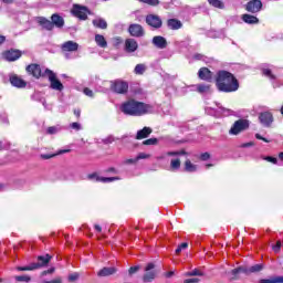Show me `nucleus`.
<instances>
[{
	"instance_id": "obj_61",
	"label": "nucleus",
	"mask_w": 283,
	"mask_h": 283,
	"mask_svg": "<svg viewBox=\"0 0 283 283\" xmlns=\"http://www.w3.org/2000/svg\"><path fill=\"white\" fill-rule=\"evenodd\" d=\"M167 156H180V153H178V151H168Z\"/></svg>"
},
{
	"instance_id": "obj_41",
	"label": "nucleus",
	"mask_w": 283,
	"mask_h": 283,
	"mask_svg": "<svg viewBox=\"0 0 283 283\" xmlns=\"http://www.w3.org/2000/svg\"><path fill=\"white\" fill-rule=\"evenodd\" d=\"M17 282H30L32 279L28 275L15 276Z\"/></svg>"
},
{
	"instance_id": "obj_26",
	"label": "nucleus",
	"mask_w": 283,
	"mask_h": 283,
	"mask_svg": "<svg viewBox=\"0 0 283 283\" xmlns=\"http://www.w3.org/2000/svg\"><path fill=\"white\" fill-rule=\"evenodd\" d=\"M38 22L40 23V25H42V28L44 30H49V31L54 30V23H52V21H50L43 17L39 18Z\"/></svg>"
},
{
	"instance_id": "obj_42",
	"label": "nucleus",
	"mask_w": 283,
	"mask_h": 283,
	"mask_svg": "<svg viewBox=\"0 0 283 283\" xmlns=\"http://www.w3.org/2000/svg\"><path fill=\"white\" fill-rule=\"evenodd\" d=\"M143 145H158V138H149L143 142Z\"/></svg>"
},
{
	"instance_id": "obj_32",
	"label": "nucleus",
	"mask_w": 283,
	"mask_h": 283,
	"mask_svg": "<svg viewBox=\"0 0 283 283\" xmlns=\"http://www.w3.org/2000/svg\"><path fill=\"white\" fill-rule=\"evenodd\" d=\"M208 3L213 8H219V10H224V2H222V0H208Z\"/></svg>"
},
{
	"instance_id": "obj_21",
	"label": "nucleus",
	"mask_w": 283,
	"mask_h": 283,
	"mask_svg": "<svg viewBox=\"0 0 283 283\" xmlns=\"http://www.w3.org/2000/svg\"><path fill=\"white\" fill-rule=\"evenodd\" d=\"M116 268H103L97 272L98 277H109V275H114L116 273Z\"/></svg>"
},
{
	"instance_id": "obj_54",
	"label": "nucleus",
	"mask_w": 283,
	"mask_h": 283,
	"mask_svg": "<svg viewBox=\"0 0 283 283\" xmlns=\"http://www.w3.org/2000/svg\"><path fill=\"white\" fill-rule=\"evenodd\" d=\"M43 283H63V280L61 277H56L52 281H44Z\"/></svg>"
},
{
	"instance_id": "obj_4",
	"label": "nucleus",
	"mask_w": 283,
	"mask_h": 283,
	"mask_svg": "<svg viewBox=\"0 0 283 283\" xmlns=\"http://www.w3.org/2000/svg\"><path fill=\"white\" fill-rule=\"evenodd\" d=\"M248 128H249V120L239 119L234 122V124L229 130V134H231L232 136H238V134H242V132H247Z\"/></svg>"
},
{
	"instance_id": "obj_34",
	"label": "nucleus",
	"mask_w": 283,
	"mask_h": 283,
	"mask_svg": "<svg viewBox=\"0 0 283 283\" xmlns=\"http://www.w3.org/2000/svg\"><path fill=\"white\" fill-rule=\"evenodd\" d=\"M170 169L171 171H178L180 169V159H171Z\"/></svg>"
},
{
	"instance_id": "obj_62",
	"label": "nucleus",
	"mask_w": 283,
	"mask_h": 283,
	"mask_svg": "<svg viewBox=\"0 0 283 283\" xmlns=\"http://www.w3.org/2000/svg\"><path fill=\"white\" fill-rule=\"evenodd\" d=\"M193 59H196V61H200L202 59V54L197 53L193 55Z\"/></svg>"
},
{
	"instance_id": "obj_7",
	"label": "nucleus",
	"mask_w": 283,
	"mask_h": 283,
	"mask_svg": "<svg viewBox=\"0 0 283 283\" xmlns=\"http://www.w3.org/2000/svg\"><path fill=\"white\" fill-rule=\"evenodd\" d=\"M111 90L115 92V94H127L129 84H127L125 81L116 80L112 82Z\"/></svg>"
},
{
	"instance_id": "obj_18",
	"label": "nucleus",
	"mask_w": 283,
	"mask_h": 283,
	"mask_svg": "<svg viewBox=\"0 0 283 283\" xmlns=\"http://www.w3.org/2000/svg\"><path fill=\"white\" fill-rule=\"evenodd\" d=\"M27 72L34 76V78H41V65L39 64H30L27 66Z\"/></svg>"
},
{
	"instance_id": "obj_3",
	"label": "nucleus",
	"mask_w": 283,
	"mask_h": 283,
	"mask_svg": "<svg viewBox=\"0 0 283 283\" xmlns=\"http://www.w3.org/2000/svg\"><path fill=\"white\" fill-rule=\"evenodd\" d=\"M50 260H52V255H40L38 256V263H31L27 266H18L17 271H36V269H42V266H48L50 264Z\"/></svg>"
},
{
	"instance_id": "obj_55",
	"label": "nucleus",
	"mask_w": 283,
	"mask_h": 283,
	"mask_svg": "<svg viewBox=\"0 0 283 283\" xmlns=\"http://www.w3.org/2000/svg\"><path fill=\"white\" fill-rule=\"evenodd\" d=\"M72 129H76L77 132L81 129V124L74 122L71 124Z\"/></svg>"
},
{
	"instance_id": "obj_13",
	"label": "nucleus",
	"mask_w": 283,
	"mask_h": 283,
	"mask_svg": "<svg viewBox=\"0 0 283 283\" xmlns=\"http://www.w3.org/2000/svg\"><path fill=\"white\" fill-rule=\"evenodd\" d=\"M247 12H251L252 14H256L262 10V1L261 0H251L245 4Z\"/></svg>"
},
{
	"instance_id": "obj_23",
	"label": "nucleus",
	"mask_w": 283,
	"mask_h": 283,
	"mask_svg": "<svg viewBox=\"0 0 283 283\" xmlns=\"http://www.w3.org/2000/svg\"><path fill=\"white\" fill-rule=\"evenodd\" d=\"M10 83L11 85H13V87H25V85H28L25 81H23L21 77L17 75L10 76Z\"/></svg>"
},
{
	"instance_id": "obj_44",
	"label": "nucleus",
	"mask_w": 283,
	"mask_h": 283,
	"mask_svg": "<svg viewBox=\"0 0 283 283\" xmlns=\"http://www.w3.org/2000/svg\"><path fill=\"white\" fill-rule=\"evenodd\" d=\"M87 178H88V180H96V182H101V179H98V178H102V177H98V175L96 172H93V174L87 175Z\"/></svg>"
},
{
	"instance_id": "obj_56",
	"label": "nucleus",
	"mask_w": 283,
	"mask_h": 283,
	"mask_svg": "<svg viewBox=\"0 0 283 283\" xmlns=\"http://www.w3.org/2000/svg\"><path fill=\"white\" fill-rule=\"evenodd\" d=\"M84 94L86 95V96H94V92H92V90H90V88H84Z\"/></svg>"
},
{
	"instance_id": "obj_43",
	"label": "nucleus",
	"mask_w": 283,
	"mask_h": 283,
	"mask_svg": "<svg viewBox=\"0 0 283 283\" xmlns=\"http://www.w3.org/2000/svg\"><path fill=\"white\" fill-rule=\"evenodd\" d=\"M189 247V243H187V242H184V243H181L177 249H176V253L178 254V253H181L182 252V250H185V249H187Z\"/></svg>"
},
{
	"instance_id": "obj_60",
	"label": "nucleus",
	"mask_w": 283,
	"mask_h": 283,
	"mask_svg": "<svg viewBox=\"0 0 283 283\" xmlns=\"http://www.w3.org/2000/svg\"><path fill=\"white\" fill-rule=\"evenodd\" d=\"M56 154L57 156H61V154H70V149H62V150H59Z\"/></svg>"
},
{
	"instance_id": "obj_33",
	"label": "nucleus",
	"mask_w": 283,
	"mask_h": 283,
	"mask_svg": "<svg viewBox=\"0 0 283 283\" xmlns=\"http://www.w3.org/2000/svg\"><path fill=\"white\" fill-rule=\"evenodd\" d=\"M186 277H202V275H205V273H202V271L198 270V269H195L190 272H187L186 274Z\"/></svg>"
},
{
	"instance_id": "obj_15",
	"label": "nucleus",
	"mask_w": 283,
	"mask_h": 283,
	"mask_svg": "<svg viewBox=\"0 0 283 283\" xmlns=\"http://www.w3.org/2000/svg\"><path fill=\"white\" fill-rule=\"evenodd\" d=\"M3 59H6V61H10V62L18 61V59H21V51L9 50L3 53Z\"/></svg>"
},
{
	"instance_id": "obj_58",
	"label": "nucleus",
	"mask_w": 283,
	"mask_h": 283,
	"mask_svg": "<svg viewBox=\"0 0 283 283\" xmlns=\"http://www.w3.org/2000/svg\"><path fill=\"white\" fill-rule=\"evenodd\" d=\"M54 271H55V269H54V268H51V269H49V270H46V271H43V272H42V275L52 274V273H54Z\"/></svg>"
},
{
	"instance_id": "obj_14",
	"label": "nucleus",
	"mask_w": 283,
	"mask_h": 283,
	"mask_svg": "<svg viewBox=\"0 0 283 283\" xmlns=\"http://www.w3.org/2000/svg\"><path fill=\"white\" fill-rule=\"evenodd\" d=\"M124 50L128 54L136 52V50H138V42L134 38L126 39Z\"/></svg>"
},
{
	"instance_id": "obj_53",
	"label": "nucleus",
	"mask_w": 283,
	"mask_h": 283,
	"mask_svg": "<svg viewBox=\"0 0 283 283\" xmlns=\"http://www.w3.org/2000/svg\"><path fill=\"white\" fill-rule=\"evenodd\" d=\"M200 279H186L184 283H199Z\"/></svg>"
},
{
	"instance_id": "obj_63",
	"label": "nucleus",
	"mask_w": 283,
	"mask_h": 283,
	"mask_svg": "<svg viewBox=\"0 0 283 283\" xmlns=\"http://www.w3.org/2000/svg\"><path fill=\"white\" fill-rule=\"evenodd\" d=\"M241 147H243V148L253 147V143H245V144H242Z\"/></svg>"
},
{
	"instance_id": "obj_57",
	"label": "nucleus",
	"mask_w": 283,
	"mask_h": 283,
	"mask_svg": "<svg viewBox=\"0 0 283 283\" xmlns=\"http://www.w3.org/2000/svg\"><path fill=\"white\" fill-rule=\"evenodd\" d=\"M255 138H256L258 140H263V143H269V139L262 137V135H260V134H255Z\"/></svg>"
},
{
	"instance_id": "obj_36",
	"label": "nucleus",
	"mask_w": 283,
	"mask_h": 283,
	"mask_svg": "<svg viewBox=\"0 0 283 283\" xmlns=\"http://www.w3.org/2000/svg\"><path fill=\"white\" fill-rule=\"evenodd\" d=\"M146 70H147V66L145 64H137L135 66L134 72L135 74H145Z\"/></svg>"
},
{
	"instance_id": "obj_50",
	"label": "nucleus",
	"mask_w": 283,
	"mask_h": 283,
	"mask_svg": "<svg viewBox=\"0 0 283 283\" xmlns=\"http://www.w3.org/2000/svg\"><path fill=\"white\" fill-rule=\"evenodd\" d=\"M280 249H282V242L277 241L275 245H273V251H275V253H277V251H280Z\"/></svg>"
},
{
	"instance_id": "obj_24",
	"label": "nucleus",
	"mask_w": 283,
	"mask_h": 283,
	"mask_svg": "<svg viewBox=\"0 0 283 283\" xmlns=\"http://www.w3.org/2000/svg\"><path fill=\"white\" fill-rule=\"evenodd\" d=\"M243 269L245 275H251V273H260L264 266L262 264H255L252 266H243Z\"/></svg>"
},
{
	"instance_id": "obj_27",
	"label": "nucleus",
	"mask_w": 283,
	"mask_h": 283,
	"mask_svg": "<svg viewBox=\"0 0 283 283\" xmlns=\"http://www.w3.org/2000/svg\"><path fill=\"white\" fill-rule=\"evenodd\" d=\"M242 21H244V23H249L250 25H255L256 23H260V19H258V17L251 15L249 13L242 15Z\"/></svg>"
},
{
	"instance_id": "obj_11",
	"label": "nucleus",
	"mask_w": 283,
	"mask_h": 283,
	"mask_svg": "<svg viewBox=\"0 0 283 283\" xmlns=\"http://www.w3.org/2000/svg\"><path fill=\"white\" fill-rule=\"evenodd\" d=\"M273 113L265 111V112H261L259 114V122L261 123V125H263V127H271V125H273Z\"/></svg>"
},
{
	"instance_id": "obj_12",
	"label": "nucleus",
	"mask_w": 283,
	"mask_h": 283,
	"mask_svg": "<svg viewBox=\"0 0 283 283\" xmlns=\"http://www.w3.org/2000/svg\"><path fill=\"white\" fill-rule=\"evenodd\" d=\"M72 12L74 17H77V19H81V21H85V19H87V14H90V10H87L86 7L81 4H74Z\"/></svg>"
},
{
	"instance_id": "obj_17",
	"label": "nucleus",
	"mask_w": 283,
	"mask_h": 283,
	"mask_svg": "<svg viewBox=\"0 0 283 283\" xmlns=\"http://www.w3.org/2000/svg\"><path fill=\"white\" fill-rule=\"evenodd\" d=\"M62 52H77L78 43L74 41H66L61 45Z\"/></svg>"
},
{
	"instance_id": "obj_30",
	"label": "nucleus",
	"mask_w": 283,
	"mask_h": 283,
	"mask_svg": "<svg viewBox=\"0 0 283 283\" xmlns=\"http://www.w3.org/2000/svg\"><path fill=\"white\" fill-rule=\"evenodd\" d=\"M95 42L99 48H107V41L105 40V36H103L102 34L95 35Z\"/></svg>"
},
{
	"instance_id": "obj_20",
	"label": "nucleus",
	"mask_w": 283,
	"mask_h": 283,
	"mask_svg": "<svg viewBox=\"0 0 283 283\" xmlns=\"http://www.w3.org/2000/svg\"><path fill=\"white\" fill-rule=\"evenodd\" d=\"M51 23H53V28H63V25H65V20L63 17L59 15V13H54L51 17Z\"/></svg>"
},
{
	"instance_id": "obj_39",
	"label": "nucleus",
	"mask_w": 283,
	"mask_h": 283,
	"mask_svg": "<svg viewBox=\"0 0 283 283\" xmlns=\"http://www.w3.org/2000/svg\"><path fill=\"white\" fill-rule=\"evenodd\" d=\"M140 1V3H147V6H159L160 4V0H138Z\"/></svg>"
},
{
	"instance_id": "obj_25",
	"label": "nucleus",
	"mask_w": 283,
	"mask_h": 283,
	"mask_svg": "<svg viewBox=\"0 0 283 283\" xmlns=\"http://www.w3.org/2000/svg\"><path fill=\"white\" fill-rule=\"evenodd\" d=\"M167 28H169V30H180V28H182V22L178 19H168Z\"/></svg>"
},
{
	"instance_id": "obj_35",
	"label": "nucleus",
	"mask_w": 283,
	"mask_h": 283,
	"mask_svg": "<svg viewBox=\"0 0 283 283\" xmlns=\"http://www.w3.org/2000/svg\"><path fill=\"white\" fill-rule=\"evenodd\" d=\"M196 169H197V166L196 165H193L192 163H191V160H186V163H185V170L186 171H189V172H193V171H196Z\"/></svg>"
},
{
	"instance_id": "obj_49",
	"label": "nucleus",
	"mask_w": 283,
	"mask_h": 283,
	"mask_svg": "<svg viewBox=\"0 0 283 283\" xmlns=\"http://www.w3.org/2000/svg\"><path fill=\"white\" fill-rule=\"evenodd\" d=\"M111 143H114V136H108L105 139H103L104 145H111Z\"/></svg>"
},
{
	"instance_id": "obj_1",
	"label": "nucleus",
	"mask_w": 283,
	"mask_h": 283,
	"mask_svg": "<svg viewBox=\"0 0 283 283\" xmlns=\"http://www.w3.org/2000/svg\"><path fill=\"white\" fill-rule=\"evenodd\" d=\"M122 112L127 116H143L145 114H151L154 112V106L136 99H130L122 105Z\"/></svg>"
},
{
	"instance_id": "obj_47",
	"label": "nucleus",
	"mask_w": 283,
	"mask_h": 283,
	"mask_svg": "<svg viewBox=\"0 0 283 283\" xmlns=\"http://www.w3.org/2000/svg\"><path fill=\"white\" fill-rule=\"evenodd\" d=\"M80 275L78 273H73L69 275V282H76L78 280Z\"/></svg>"
},
{
	"instance_id": "obj_16",
	"label": "nucleus",
	"mask_w": 283,
	"mask_h": 283,
	"mask_svg": "<svg viewBox=\"0 0 283 283\" xmlns=\"http://www.w3.org/2000/svg\"><path fill=\"white\" fill-rule=\"evenodd\" d=\"M153 45H155V48H158V50H165V48H167V39H165V36L163 35H155L153 38Z\"/></svg>"
},
{
	"instance_id": "obj_64",
	"label": "nucleus",
	"mask_w": 283,
	"mask_h": 283,
	"mask_svg": "<svg viewBox=\"0 0 283 283\" xmlns=\"http://www.w3.org/2000/svg\"><path fill=\"white\" fill-rule=\"evenodd\" d=\"M74 114L77 118H81V109H74Z\"/></svg>"
},
{
	"instance_id": "obj_59",
	"label": "nucleus",
	"mask_w": 283,
	"mask_h": 283,
	"mask_svg": "<svg viewBox=\"0 0 283 283\" xmlns=\"http://www.w3.org/2000/svg\"><path fill=\"white\" fill-rule=\"evenodd\" d=\"M56 132V127L51 126L48 128V134H54Z\"/></svg>"
},
{
	"instance_id": "obj_37",
	"label": "nucleus",
	"mask_w": 283,
	"mask_h": 283,
	"mask_svg": "<svg viewBox=\"0 0 283 283\" xmlns=\"http://www.w3.org/2000/svg\"><path fill=\"white\" fill-rule=\"evenodd\" d=\"M262 74L271 78V81H275V75L271 72V69H262Z\"/></svg>"
},
{
	"instance_id": "obj_48",
	"label": "nucleus",
	"mask_w": 283,
	"mask_h": 283,
	"mask_svg": "<svg viewBox=\"0 0 283 283\" xmlns=\"http://www.w3.org/2000/svg\"><path fill=\"white\" fill-rule=\"evenodd\" d=\"M268 163H272L273 165H277V158L268 156L264 158Z\"/></svg>"
},
{
	"instance_id": "obj_29",
	"label": "nucleus",
	"mask_w": 283,
	"mask_h": 283,
	"mask_svg": "<svg viewBox=\"0 0 283 283\" xmlns=\"http://www.w3.org/2000/svg\"><path fill=\"white\" fill-rule=\"evenodd\" d=\"M197 92H199V94H209V92H211V85H209V84H198L197 85Z\"/></svg>"
},
{
	"instance_id": "obj_28",
	"label": "nucleus",
	"mask_w": 283,
	"mask_h": 283,
	"mask_svg": "<svg viewBox=\"0 0 283 283\" xmlns=\"http://www.w3.org/2000/svg\"><path fill=\"white\" fill-rule=\"evenodd\" d=\"M93 25L95 28H98L99 30H107V21L102 18H97L93 20Z\"/></svg>"
},
{
	"instance_id": "obj_9",
	"label": "nucleus",
	"mask_w": 283,
	"mask_h": 283,
	"mask_svg": "<svg viewBox=\"0 0 283 283\" xmlns=\"http://www.w3.org/2000/svg\"><path fill=\"white\" fill-rule=\"evenodd\" d=\"M128 33L130 36H135V39H140L145 36V28L138 23H132L128 27Z\"/></svg>"
},
{
	"instance_id": "obj_46",
	"label": "nucleus",
	"mask_w": 283,
	"mask_h": 283,
	"mask_svg": "<svg viewBox=\"0 0 283 283\" xmlns=\"http://www.w3.org/2000/svg\"><path fill=\"white\" fill-rule=\"evenodd\" d=\"M149 157H150V155H147L145 153H139L136 158H137V161H138V160H145Z\"/></svg>"
},
{
	"instance_id": "obj_52",
	"label": "nucleus",
	"mask_w": 283,
	"mask_h": 283,
	"mask_svg": "<svg viewBox=\"0 0 283 283\" xmlns=\"http://www.w3.org/2000/svg\"><path fill=\"white\" fill-rule=\"evenodd\" d=\"M209 158H211V155L209 153H203L201 154L200 156V159L201 160H209Z\"/></svg>"
},
{
	"instance_id": "obj_45",
	"label": "nucleus",
	"mask_w": 283,
	"mask_h": 283,
	"mask_svg": "<svg viewBox=\"0 0 283 283\" xmlns=\"http://www.w3.org/2000/svg\"><path fill=\"white\" fill-rule=\"evenodd\" d=\"M138 271H140V266L135 265V266L129 268L128 273H129V275H134V273H138Z\"/></svg>"
},
{
	"instance_id": "obj_19",
	"label": "nucleus",
	"mask_w": 283,
	"mask_h": 283,
	"mask_svg": "<svg viewBox=\"0 0 283 283\" xmlns=\"http://www.w3.org/2000/svg\"><path fill=\"white\" fill-rule=\"evenodd\" d=\"M198 76H199V78H201V81L210 82L211 78H213V73L211 71H209V69H207V67H201L198 72Z\"/></svg>"
},
{
	"instance_id": "obj_10",
	"label": "nucleus",
	"mask_w": 283,
	"mask_h": 283,
	"mask_svg": "<svg viewBox=\"0 0 283 283\" xmlns=\"http://www.w3.org/2000/svg\"><path fill=\"white\" fill-rule=\"evenodd\" d=\"M244 266H239L233 270L224 271L223 275L228 277L230 282H235V280H240V274L244 273Z\"/></svg>"
},
{
	"instance_id": "obj_5",
	"label": "nucleus",
	"mask_w": 283,
	"mask_h": 283,
	"mask_svg": "<svg viewBox=\"0 0 283 283\" xmlns=\"http://www.w3.org/2000/svg\"><path fill=\"white\" fill-rule=\"evenodd\" d=\"M45 74L51 83V90H56V92H63L64 86L59 78H56V73H54L52 70L46 69Z\"/></svg>"
},
{
	"instance_id": "obj_31",
	"label": "nucleus",
	"mask_w": 283,
	"mask_h": 283,
	"mask_svg": "<svg viewBox=\"0 0 283 283\" xmlns=\"http://www.w3.org/2000/svg\"><path fill=\"white\" fill-rule=\"evenodd\" d=\"M260 283H283V276H274L272 279H262Z\"/></svg>"
},
{
	"instance_id": "obj_2",
	"label": "nucleus",
	"mask_w": 283,
	"mask_h": 283,
	"mask_svg": "<svg viewBox=\"0 0 283 283\" xmlns=\"http://www.w3.org/2000/svg\"><path fill=\"white\" fill-rule=\"evenodd\" d=\"M216 81L219 92L231 93L238 92L240 88V84L235 76L227 71H219Z\"/></svg>"
},
{
	"instance_id": "obj_51",
	"label": "nucleus",
	"mask_w": 283,
	"mask_h": 283,
	"mask_svg": "<svg viewBox=\"0 0 283 283\" xmlns=\"http://www.w3.org/2000/svg\"><path fill=\"white\" fill-rule=\"evenodd\" d=\"M136 163H138L137 157L135 159H126L125 160V165H136Z\"/></svg>"
},
{
	"instance_id": "obj_40",
	"label": "nucleus",
	"mask_w": 283,
	"mask_h": 283,
	"mask_svg": "<svg viewBox=\"0 0 283 283\" xmlns=\"http://www.w3.org/2000/svg\"><path fill=\"white\" fill-rule=\"evenodd\" d=\"M56 156H59V154H42L40 155V158L42 160H50V158H56Z\"/></svg>"
},
{
	"instance_id": "obj_22",
	"label": "nucleus",
	"mask_w": 283,
	"mask_h": 283,
	"mask_svg": "<svg viewBox=\"0 0 283 283\" xmlns=\"http://www.w3.org/2000/svg\"><path fill=\"white\" fill-rule=\"evenodd\" d=\"M153 129L150 127H144L143 129L138 130L136 134V140H143L145 138H149Z\"/></svg>"
},
{
	"instance_id": "obj_38",
	"label": "nucleus",
	"mask_w": 283,
	"mask_h": 283,
	"mask_svg": "<svg viewBox=\"0 0 283 283\" xmlns=\"http://www.w3.org/2000/svg\"><path fill=\"white\" fill-rule=\"evenodd\" d=\"M97 180H101V182H114V180H120L119 177H102L97 178Z\"/></svg>"
},
{
	"instance_id": "obj_8",
	"label": "nucleus",
	"mask_w": 283,
	"mask_h": 283,
	"mask_svg": "<svg viewBox=\"0 0 283 283\" xmlns=\"http://www.w3.org/2000/svg\"><path fill=\"white\" fill-rule=\"evenodd\" d=\"M146 23L154 30H160L163 28V19L158 14L146 15Z\"/></svg>"
},
{
	"instance_id": "obj_6",
	"label": "nucleus",
	"mask_w": 283,
	"mask_h": 283,
	"mask_svg": "<svg viewBox=\"0 0 283 283\" xmlns=\"http://www.w3.org/2000/svg\"><path fill=\"white\" fill-rule=\"evenodd\" d=\"M144 271L145 274L143 276V282L149 283L156 280V275L158 274V271H156V264L148 263Z\"/></svg>"
}]
</instances>
